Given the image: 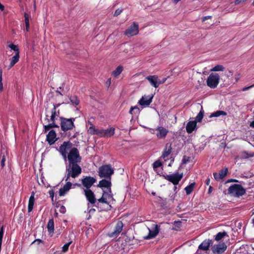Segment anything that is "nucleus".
Returning a JSON list of instances; mask_svg holds the SVG:
<instances>
[{"label": "nucleus", "mask_w": 254, "mask_h": 254, "mask_svg": "<svg viewBox=\"0 0 254 254\" xmlns=\"http://www.w3.org/2000/svg\"><path fill=\"white\" fill-rule=\"evenodd\" d=\"M219 80L220 76L218 73H211L207 79V85L211 88H215L218 85Z\"/></svg>", "instance_id": "obj_5"}, {"label": "nucleus", "mask_w": 254, "mask_h": 254, "mask_svg": "<svg viewBox=\"0 0 254 254\" xmlns=\"http://www.w3.org/2000/svg\"><path fill=\"white\" fill-rule=\"evenodd\" d=\"M114 200V199L112 194L111 189L110 188L108 192L104 191L101 198L98 199L96 207L99 211L110 210L111 208L110 203L111 201Z\"/></svg>", "instance_id": "obj_2"}, {"label": "nucleus", "mask_w": 254, "mask_h": 254, "mask_svg": "<svg viewBox=\"0 0 254 254\" xmlns=\"http://www.w3.org/2000/svg\"><path fill=\"white\" fill-rule=\"evenodd\" d=\"M73 144L72 143L67 141L64 142L63 144L60 147V152L63 156L65 161L67 160V154L73 148Z\"/></svg>", "instance_id": "obj_6"}, {"label": "nucleus", "mask_w": 254, "mask_h": 254, "mask_svg": "<svg viewBox=\"0 0 254 254\" xmlns=\"http://www.w3.org/2000/svg\"><path fill=\"white\" fill-rule=\"evenodd\" d=\"M231 182H238V181L237 180H231Z\"/></svg>", "instance_id": "obj_61"}, {"label": "nucleus", "mask_w": 254, "mask_h": 254, "mask_svg": "<svg viewBox=\"0 0 254 254\" xmlns=\"http://www.w3.org/2000/svg\"><path fill=\"white\" fill-rule=\"evenodd\" d=\"M194 183H191L189 186L186 187L185 189L187 194H190L193 190Z\"/></svg>", "instance_id": "obj_33"}, {"label": "nucleus", "mask_w": 254, "mask_h": 254, "mask_svg": "<svg viewBox=\"0 0 254 254\" xmlns=\"http://www.w3.org/2000/svg\"><path fill=\"white\" fill-rule=\"evenodd\" d=\"M203 117V113L200 112L195 118V120L197 122H200Z\"/></svg>", "instance_id": "obj_42"}, {"label": "nucleus", "mask_w": 254, "mask_h": 254, "mask_svg": "<svg viewBox=\"0 0 254 254\" xmlns=\"http://www.w3.org/2000/svg\"><path fill=\"white\" fill-rule=\"evenodd\" d=\"M153 96H144L139 101V103L140 105L143 106H148L152 102Z\"/></svg>", "instance_id": "obj_19"}, {"label": "nucleus", "mask_w": 254, "mask_h": 254, "mask_svg": "<svg viewBox=\"0 0 254 254\" xmlns=\"http://www.w3.org/2000/svg\"><path fill=\"white\" fill-rule=\"evenodd\" d=\"M95 211V209H90L89 210V212L90 213H91L92 212L94 211Z\"/></svg>", "instance_id": "obj_60"}, {"label": "nucleus", "mask_w": 254, "mask_h": 254, "mask_svg": "<svg viewBox=\"0 0 254 254\" xmlns=\"http://www.w3.org/2000/svg\"><path fill=\"white\" fill-rule=\"evenodd\" d=\"M166 80V78H164L162 80H160L161 84L164 83Z\"/></svg>", "instance_id": "obj_57"}, {"label": "nucleus", "mask_w": 254, "mask_h": 254, "mask_svg": "<svg viewBox=\"0 0 254 254\" xmlns=\"http://www.w3.org/2000/svg\"><path fill=\"white\" fill-rule=\"evenodd\" d=\"M246 0H236L235 1V4H239L242 1H245Z\"/></svg>", "instance_id": "obj_53"}, {"label": "nucleus", "mask_w": 254, "mask_h": 254, "mask_svg": "<svg viewBox=\"0 0 254 254\" xmlns=\"http://www.w3.org/2000/svg\"><path fill=\"white\" fill-rule=\"evenodd\" d=\"M71 243H72V241H71L69 242H68V243L65 244V245H64V246L62 247V252L63 253H66L68 251V249H69V247L71 245Z\"/></svg>", "instance_id": "obj_36"}, {"label": "nucleus", "mask_w": 254, "mask_h": 254, "mask_svg": "<svg viewBox=\"0 0 254 254\" xmlns=\"http://www.w3.org/2000/svg\"><path fill=\"white\" fill-rule=\"evenodd\" d=\"M139 113V109L137 106L131 107L129 110V113L131 114H138Z\"/></svg>", "instance_id": "obj_38"}, {"label": "nucleus", "mask_w": 254, "mask_h": 254, "mask_svg": "<svg viewBox=\"0 0 254 254\" xmlns=\"http://www.w3.org/2000/svg\"><path fill=\"white\" fill-rule=\"evenodd\" d=\"M19 58V54L18 53H15V55L10 59V63L9 66V68H11L16 63L18 62Z\"/></svg>", "instance_id": "obj_25"}, {"label": "nucleus", "mask_w": 254, "mask_h": 254, "mask_svg": "<svg viewBox=\"0 0 254 254\" xmlns=\"http://www.w3.org/2000/svg\"><path fill=\"white\" fill-rule=\"evenodd\" d=\"M227 249V246L224 243H219L215 245L212 247V251L215 254H221L223 253Z\"/></svg>", "instance_id": "obj_13"}, {"label": "nucleus", "mask_w": 254, "mask_h": 254, "mask_svg": "<svg viewBox=\"0 0 254 254\" xmlns=\"http://www.w3.org/2000/svg\"><path fill=\"white\" fill-rule=\"evenodd\" d=\"M226 113L223 111H217L210 115V117H218L220 116H226Z\"/></svg>", "instance_id": "obj_32"}, {"label": "nucleus", "mask_w": 254, "mask_h": 254, "mask_svg": "<svg viewBox=\"0 0 254 254\" xmlns=\"http://www.w3.org/2000/svg\"><path fill=\"white\" fill-rule=\"evenodd\" d=\"M153 166L154 168H157L161 166V163L159 161H156L154 163Z\"/></svg>", "instance_id": "obj_49"}, {"label": "nucleus", "mask_w": 254, "mask_h": 254, "mask_svg": "<svg viewBox=\"0 0 254 254\" xmlns=\"http://www.w3.org/2000/svg\"><path fill=\"white\" fill-rule=\"evenodd\" d=\"M2 70L1 68H0V92H1L3 89V84L2 82Z\"/></svg>", "instance_id": "obj_45"}, {"label": "nucleus", "mask_w": 254, "mask_h": 254, "mask_svg": "<svg viewBox=\"0 0 254 254\" xmlns=\"http://www.w3.org/2000/svg\"><path fill=\"white\" fill-rule=\"evenodd\" d=\"M111 186V182L109 180H102L100 181L98 186L101 188H110Z\"/></svg>", "instance_id": "obj_28"}, {"label": "nucleus", "mask_w": 254, "mask_h": 254, "mask_svg": "<svg viewBox=\"0 0 254 254\" xmlns=\"http://www.w3.org/2000/svg\"><path fill=\"white\" fill-rule=\"evenodd\" d=\"M212 187H211V186L209 187V191H208L209 193H210V191H211V189H212Z\"/></svg>", "instance_id": "obj_63"}, {"label": "nucleus", "mask_w": 254, "mask_h": 254, "mask_svg": "<svg viewBox=\"0 0 254 254\" xmlns=\"http://www.w3.org/2000/svg\"><path fill=\"white\" fill-rule=\"evenodd\" d=\"M209 183H210V179H208L206 181V184L207 185H209Z\"/></svg>", "instance_id": "obj_58"}, {"label": "nucleus", "mask_w": 254, "mask_h": 254, "mask_svg": "<svg viewBox=\"0 0 254 254\" xmlns=\"http://www.w3.org/2000/svg\"><path fill=\"white\" fill-rule=\"evenodd\" d=\"M196 129V121H189L186 126V130L188 133H192L194 130Z\"/></svg>", "instance_id": "obj_18"}, {"label": "nucleus", "mask_w": 254, "mask_h": 254, "mask_svg": "<svg viewBox=\"0 0 254 254\" xmlns=\"http://www.w3.org/2000/svg\"><path fill=\"white\" fill-rule=\"evenodd\" d=\"M122 9H118L116 10V11L115 12V13H114V16H118L119 15H120L121 14V13L122 12Z\"/></svg>", "instance_id": "obj_48"}, {"label": "nucleus", "mask_w": 254, "mask_h": 254, "mask_svg": "<svg viewBox=\"0 0 254 254\" xmlns=\"http://www.w3.org/2000/svg\"><path fill=\"white\" fill-rule=\"evenodd\" d=\"M4 234L3 227L2 226L0 229V251H1V246L2 244V240Z\"/></svg>", "instance_id": "obj_40"}, {"label": "nucleus", "mask_w": 254, "mask_h": 254, "mask_svg": "<svg viewBox=\"0 0 254 254\" xmlns=\"http://www.w3.org/2000/svg\"><path fill=\"white\" fill-rule=\"evenodd\" d=\"M88 128L87 131L89 133L91 134H96L97 128H95V127L91 124L90 122H88L87 125Z\"/></svg>", "instance_id": "obj_27"}, {"label": "nucleus", "mask_w": 254, "mask_h": 254, "mask_svg": "<svg viewBox=\"0 0 254 254\" xmlns=\"http://www.w3.org/2000/svg\"><path fill=\"white\" fill-rule=\"evenodd\" d=\"M95 182L96 179L91 177H86L82 180V183L86 189H89Z\"/></svg>", "instance_id": "obj_16"}, {"label": "nucleus", "mask_w": 254, "mask_h": 254, "mask_svg": "<svg viewBox=\"0 0 254 254\" xmlns=\"http://www.w3.org/2000/svg\"><path fill=\"white\" fill-rule=\"evenodd\" d=\"M181 0H174V2L175 3H177L178 2H179V1H180Z\"/></svg>", "instance_id": "obj_62"}, {"label": "nucleus", "mask_w": 254, "mask_h": 254, "mask_svg": "<svg viewBox=\"0 0 254 254\" xmlns=\"http://www.w3.org/2000/svg\"><path fill=\"white\" fill-rule=\"evenodd\" d=\"M228 193L232 196L239 197L246 193V190L241 185L234 184L228 189Z\"/></svg>", "instance_id": "obj_4"}, {"label": "nucleus", "mask_w": 254, "mask_h": 254, "mask_svg": "<svg viewBox=\"0 0 254 254\" xmlns=\"http://www.w3.org/2000/svg\"><path fill=\"white\" fill-rule=\"evenodd\" d=\"M227 235V233L225 232H219L215 236V239L216 241H218L223 238L225 236Z\"/></svg>", "instance_id": "obj_35"}, {"label": "nucleus", "mask_w": 254, "mask_h": 254, "mask_svg": "<svg viewBox=\"0 0 254 254\" xmlns=\"http://www.w3.org/2000/svg\"><path fill=\"white\" fill-rule=\"evenodd\" d=\"M183 176V173L179 174L178 173H174L172 175H167L165 177L166 179L172 183L174 185L178 184L179 182L182 179Z\"/></svg>", "instance_id": "obj_12"}, {"label": "nucleus", "mask_w": 254, "mask_h": 254, "mask_svg": "<svg viewBox=\"0 0 254 254\" xmlns=\"http://www.w3.org/2000/svg\"><path fill=\"white\" fill-rule=\"evenodd\" d=\"M47 228L50 233H53L54 230V222L53 219H50L47 225Z\"/></svg>", "instance_id": "obj_31"}, {"label": "nucleus", "mask_w": 254, "mask_h": 254, "mask_svg": "<svg viewBox=\"0 0 254 254\" xmlns=\"http://www.w3.org/2000/svg\"><path fill=\"white\" fill-rule=\"evenodd\" d=\"M113 173V169L109 165H103L99 169V175L101 178H110Z\"/></svg>", "instance_id": "obj_7"}, {"label": "nucleus", "mask_w": 254, "mask_h": 254, "mask_svg": "<svg viewBox=\"0 0 254 254\" xmlns=\"http://www.w3.org/2000/svg\"><path fill=\"white\" fill-rule=\"evenodd\" d=\"M146 79L155 88H157L161 84L160 79L157 75H149L147 76Z\"/></svg>", "instance_id": "obj_15"}, {"label": "nucleus", "mask_w": 254, "mask_h": 254, "mask_svg": "<svg viewBox=\"0 0 254 254\" xmlns=\"http://www.w3.org/2000/svg\"><path fill=\"white\" fill-rule=\"evenodd\" d=\"M211 18V16H204L202 18V21H204L208 19H210Z\"/></svg>", "instance_id": "obj_51"}, {"label": "nucleus", "mask_w": 254, "mask_h": 254, "mask_svg": "<svg viewBox=\"0 0 254 254\" xmlns=\"http://www.w3.org/2000/svg\"><path fill=\"white\" fill-rule=\"evenodd\" d=\"M35 198H34V193L32 192L31 195L29 198V202H28V212H30L33 208V205L34 204Z\"/></svg>", "instance_id": "obj_24"}, {"label": "nucleus", "mask_w": 254, "mask_h": 254, "mask_svg": "<svg viewBox=\"0 0 254 254\" xmlns=\"http://www.w3.org/2000/svg\"><path fill=\"white\" fill-rule=\"evenodd\" d=\"M254 156V153H253V152L248 153L246 152H243L242 154V157L243 158H249V157H252Z\"/></svg>", "instance_id": "obj_44"}, {"label": "nucleus", "mask_w": 254, "mask_h": 254, "mask_svg": "<svg viewBox=\"0 0 254 254\" xmlns=\"http://www.w3.org/2000/svg\"><path fill=\"white\" fill-rule=\"evenodd\" d=\"M96 134L99 137H104V129L97 128Z\"/></svg>", "instance_id": "obj_41"}, {"label": "nucleus", "mask_w": 254, "mask_h": 254, "mask_svg": "<svg viewBox=\"0 0 254 254\" xmlns=\"http://www.w3.org/2000/svg\"><path fill=\"white\" fill-rule=\"evenodd\" d=\"M60 212L63 213H64L65 211V208L64 206H62L61 208H60Z\"/></svg>", "instance_id": "obj_52"}, {"label": "nucleus", "mask_w": 254, "mask_h": 254, "mask_svg": "<svg viewBox=\"0 0 254 254\" xmlns=\"http://www.w3.org/2000/svg\"><path fill=\"white\" fill-rule=\"evenodd\" d=\"M74 121V119L73 118L67 119L61 118V126L62 129L64 131L72 129L74 127L73 124Z\"/></svg>", "instance_id": "obj_8"}, {"label": "nucleus", "mask_w": 254, "mask_h": 254, "mask_svg": "<svg viewBox=\"0 0 254 254\" xmlns=\"http://www.w3.org/2000/svg\"><path fill=\"white\" fill-rule=\"evenodd\" d=\"M111 78H109L107 80V82H106V84L107 85V86L109 87L111 84Z\"/></svg>", "instance_id": "obj_55"}, {"label": "nucleus", "mask_w": 254, "mask_h": 254, "mask_svg": "<svg viewBox=\"0 0 254 254\" xmlns=\"http://www.w3.org/2000/svg\"><path fill=\"white\" fill-rule=\"evenodd\" d=\"M115 133V128L110 127L107 129H104V137H109L114 135Z\"/></svg>", "instance_id": "obj_26"}, {"label": "nucleus", "mask_w": 254, "mask_h": 254, "mask_svg": "<svg viewBox=\"0 0 254 254\" xmlns=\"http://www.w3.org/2000/svg\"><path fill=\"white\" fill-rule=\"evenodd\" d=\"M240 74H238V76L235 77V79L237 81H238V80L240 79Z\"/></svg>", "instance_id": "obj_59"}, {"label": "nucleus", "mask_w": 254, "mask_h": 254, "mask_svg": "<svg viewBox=\"0 0 254 254\" xmlns=\"http://www.w3.org/2000/svg\"><path fill=\"white\" fill-rule=\"evenodd\" d=\"M149 234L144 237L145 239H150L154 238L159 232V227L157 225H153L151 228H148Z\"/></svg>", "instance_id": "obj_14"}, {"label": "nucleus", "mask_w": 254, "mask_h": 254, "mask_svg": "<svg viewBox=\"0 0 254 254\" xmlns=\"http://www.w3.org/2000/svg\"><path fill=\"white\" fill-rule=\"evenodd\" d=\"M138 32V25L135 22H133V23L126 30L124 34L127 37H131L137 35Z\"/></svg>", "instance_id": "obj_10"}, {"label": "nucleus", "mask_w": 254, "mask_h": 254, "mask_svg": "<svg viewBox=\"0 0 254 254\" xmlns=\"http://www.w3.org/2000/svg\"><path fill=\"white\" fill-rule=\"evenodd\" d=\"M183 162L186 163L187 162V161H185V157H184V158H183Z\"/></svg>", "instance_id": "obj_64"}, {"label": "nucleus", "mask_w": 254, "mask_h": 254, "mask_svg": "<svg viewBox=\"0 0 254 254\" xmlns=\"http://www.w3.org/2000/svg\"><path fill=\"white\" fill-rule=\"evenodd\" d=\"M228 173V169L225 168L221 170L219 172V174L222 179H223L227 175Z\"/></svg>", "instance_id": "obj_39"}, {"label": "nucleus", "mask_w": 254, "mask_h": 254, "mask_svg": "<svg viewBox=\"0 0 254 254\" xmlns=\"http://www.w3.org/2000/svg\"><path fill=\"white\" fill-rule=\"evenodd\" d=\"M123 228V223L121 221H117L115 222L114 229L112 232L108 234L110 237H117L122 231Z\"/></svg>", "instance_id": "obj_11"}, {"label": "nucleus", "mask_w": 254, "mask_h": 254, "mask_svg": "<svg viewBox=\"0 0 254 254\" xmlns=\"http://www.w3.org/2000/svg\"><path fill=\"white\" fill-rule=\"evenodd\" d=\"M212 243V240L210 239H206L203 241L198 247V249L202 251H207Z\"/></svg>", "instance_id": "obj_22"}, {"label": "nucleus", "mask_w": 254, "mask_h": 254, "mask_svg": "<svg viewBox=\"0 0 254 254\" xmlns=\"http://www.w3.org/2000/svg\"><path fill=\"white\" fill-rule=\"evenodd\" d=\"M56 136V132L54 130H51L47 135V140L50 144H52L57 140Z\"/></svg>", "instance_id": "obj_20"}, {"label": "nucleus", "mask_w": 254, "mask_h": 254, "mask_svg": "<svg viewBox=\"0 0 254 254\" xmlns=\"http://www.w3.org/2000/svg\"><path fill=\"white\" fill-rule=\"evenodd\" d=\"M69 162V165L66 168V175L65 176V181H67L69 177L75 178L81 172L80 167L76 163L80 161L81 158L77 148H73L67 156Z\"/></svg>", "instance_id": "obj_1"}, {"label": "nucleus", "mask_w": 254, "mask_h": 254, "mask_svg": "<svg viewBox=\"0 0 254 254\" xmlns=\"http://www.w3.org/2000/svg\"><path fill=\"white\" fill-rule=\"evenodd\" d=\"M8 47L11 50L14 51L15 52V53H18V54H19V49H18L17 46L14 45L13 44H10L8 45Z\"/></svg>", "instance_id": "obj_37"}, {"label": "nucleus", "mask_w": 254, "mask_h": 254, "mask_svg": "<svg viewBox=\"0 0 254 254\" xmlns=\"http://www.w3.org/2000/svg\"><path fill=\"white\" fill-rule=\"evenodd\" d=\"M59 89L61 90L62 87H59V88L57 90V92L59 93L60 95H63V93L61 91H60Z\"/></svg>", "instance_id": "obj_56"}, {"label": "nucleus", "mask_w": 254, "mask_h": 254, "mask_svg": "<svg viewBox=\"0 0 254 254\" xmlns=\"http://www.w3.org/2000/svg\"><path fill=\"white\" fill-rule=\"evenodd\" d=\"M225 67L221 64H217L210 69L211 71H223Z\"/></svg>", "instance_id": "obj_30"}, {"label": "nucleus", "mask_w": 254, "mask_h": 254, "mask_svg": "<svg viewBox=\"0 0 254 254\" xmlns=\"http://www.w3.org/2000/svg\"><path fill=\"white\" fill-rule=\"evenodd\" d=\"M6 160L5 156L4 155H3L2 160L1 161V166L2 167H3L5 165V161Z\"/></svg>", "instance_id": "obj_47"}, {"label": "nucleus", "mask_w": 254, "mask_h": 254, "mask_svg": "<svg viewBox=\"0 0 254 254\" xmlns=\"http://www.w3.org/2000/svg\"><path fill=\"white\" fill-rule=\"evenodd\" d=\"M250 126L253 128H254V117L253 120L250 123Z\"/></svg>", "instance_id": "obj_54"}, {"label": "nucleus", "mask_w": 254, "mask_h": 254, "mask_svg": "<svg viewBox=\"0 0 254 254\" xmlns=\"http://www.w3.org/2000/svg\"><path fill=\"white\" fill-rule=\"evenodd\" d=\"M70 178L66 181V183L64 186L62 188H61L59 190V195L60 196L64 195L70 189L72 186V183L70 182Z\"/></svg>", "instance_id": "obj_17"}, {"label": "nucleus", "mask_w": 254, "mask_h": 254, "mask_svg": "<svg viewBox=\"0 0 254 254\" xmlns=\"http://www.w3.org/2000/svg\"><path fill=\"white\" fill-rule=\"evenodd\" d=\"M59 106V104L54 105V107L51 111H46V119L48 122H52V123L44 126L45 131L46 132L53 127H59L55 123L56 118L58 117L60 115L59 111H57L56 109Z\"/></svg>", "instance_id": "obj_3"}, {"label": "nucleus", "mask_w": 254, "mask_h": 254, "mask_svg": "<svg viewBox=\"0 0 254 254\" xmlns=\"http://www.w3.org/2000/svg\"><path fill=\"white\" fill-rule=\"evenodd\" d=\"M84 192L86 199L89 203L91 204L92 206L96 207L98 199L95 198L94 193L90 189H84Z\"/></svg>", "instance_id": "obj_9"}, {"label": "nucleus", "mask_w": 254, "mask_h": 254, "mask_svg": "<svg viewBox=\"0 0 254 254\" xmlns=\"http://www.w3.org/2000/svg\"><path fill=\"white\" fill-rule=\"evenodd\" d=\"M213 176H214L215 179L216 180H217V181H218V180H220L221 179H222L221 178V177H220L219 173H213Z\"/></svg>", "instance_id": "obj_46"}, {"label": "nucleus", "mask_w": 254, "mask_h": 254, "mask_svg": "<svg viewBox=\"0 0 254 254\" xmlns=\"http://www.w3.org/2000/svg\"><path fill=\"white\" fill-rule=\"evenodd\" d=\"M156 135L159 138H164L166 137L168 132V130L163 127H158L156 129Z\"/></svg>", "instance_id": "obj_21"}, {"label": "nucleus", "mask_w": 254, "mask_h": 254, "mask_svg": "<svg viewBox=\"0 0 254 254\" xmlns=\"http://www.w3.org/2000/svg\"><path fill=\"white\" fill-rule=\"evenodd\" d=\"M254 86V84L251 85V86H248V87H245L244 88H243L242 89V91H245L249 89H250L251 88L253 87Z\"/></svg>", "instance_id": "obj_50"}, {"label": "nucleus", "mask_w": 254, "mask_h": 254, "mask_svg": "<svg viewBox=\"0 0 254 254\" xmlns=\"http://www.w3.org/2000/svg\"><path fill=\"white\" fill-rule=\"evenodd\" d=\"M30 16L28 15L27 13L24 14V18H25V26H26V29L27 31H29V18Z\"/></svg>", "instance_id": "obj_34"}, {"label": "nucleus", "mask_w": 254, "mask_h": 254, "mask_svg": "<svg viewBox=\"0 0 254 254\" xmlns=\"http://www.w3.org/2000/svg\"><path fill=\"white\" fill-rule=\"evenodd\" d=\"M172 151V147L170 144H167L163 151L162 157L164 160V161H166L168 159L169 156Z\"/></svg>", "instance_id": "obj_23"}, {"label": "nucleus", "mask_w": 254, "mask_h": 254, "mask_svg": "<svg viewBox=\"0 0 254 254\" xmlns=\"http://www.w3.org/2000/svg\"><path fill=\"white\" fill-rule=\"evenodd\" d=\"M70 102L72 104L74 105H77L79 103V100L76 97H71L70 98Z\"/></svg>", "instance_id": "obj_43"}, {"label": "nucleus", "mask_w": 254, "mask_h": 254, "mask_svg": "<svg viewBox=\"0 0 254 254\" xmlns=\"http://www.w3.org/2000/svg\"><path fill=\"white\" fill-rule=\"evenodd\" d=\"M123 67L121 65L118 66L115 70H114L112 73V75L115 77H118L123 71Z\"/></svg>", "instance_id": "obj_29"}]
</instances>
